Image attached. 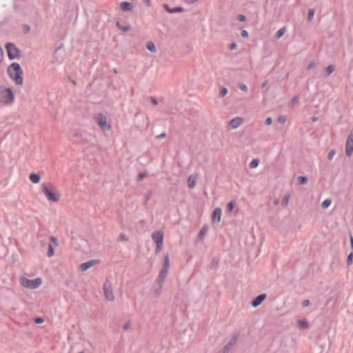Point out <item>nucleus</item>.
<instances>
[{
  "label": "nucleus",
  "mask_w": 353,
  "mask_h": 353,
  "mask_svg": "<svg viewBox=\"0 0 353 353\" xmlns=\"http://www.w3.org/2000/svg\"><path fill=\"white\" fill-rule=\"evenodd\" d=\"M41 192L49 202L56 203L61 199V194L51 183H44L41 185Z\"/></svg>",
  "instance_id": "nucleus-1"
},
{
  "label": "nucleus",
  "mask_w": 353,
  "mask_h": 353,
  "mask_svg": "<svg viewBox=\"0 0 353 353\" xmlns=\"http://www.w3.org/2000/svg\"><path fill=\"white\" fill-rule=\"evenodd\" d=\"M8 72L17 84L21 85L23 83V71L19 63H13L8 68Z\"/></svg>",
  "instance_id": "nucleus-2"
},
{
  "label": "nucleus",
  "mask_w": 353,
  "mask_h": 353,
  "mask_svg": "<svg viewBox=\"0 0 353 353\" xmlns=\"http://www.w3.org/2000/svg\"><path fill=\"white\" fill-rule=\"evenodd\" d=\"M14 101V95L12 91L6 88H0V103L3 105H10Z\"/></svg>",
  "instance_id": "nucleus-3"
},
{
  "label": "nucleus",
  "mask_w": 353,
  "mask_h": 353,
  "mask_svg": "<svg viewBox=\"0 0 353 353\" xmlns=\"http://www.w3.org/2000/svg\"><path fill=\"white\" fill-rule=\"evenodd\" d=\"M19 282L23 287L33 290L38 288L42 284L43 281L41 278L29 279L26 277H21Z\"/></svg>",
  "instance_id": "nucleus-4"
},
{
  "label": "nucleus",
  "mask_w": 353,
  "mask_h": 353,
  "mask_svg": "<svg viewBox=\"0 0 353 353\" xmlns=\"http://www.w3.org/2000/svg\"><path fill=\"white\" fill-rule=\"evenodd\" d=\"M103 293L106 300L109 301H113L114 300L112 285L108 281L103 284Z\"/></svg>",
  "instance_id": "nucleus-5"
},
{
  "label": "nucleus",
  "mask_w": 353,
  "mask_h": 353,
  "mask_svg": "<svg viewBox=\"0 0 353 353\" xmlns=\"http://www.w3.org/2000/svg\"><path fill=\"white\" fill-rule=\"evenodd\" d=\"M6 48L7 49L8 57L10 59L19 57V51L14 44L8 43L6 44Z\"/></svg>",
  "instance_id": "nucleus-6"
},
{
  "label": "nucleus",
  "mask_w": 353,
  "mask_h": 353,
  "mask_svg": "<svg viewBox=\"0 0 353 353\" xmlns=\"http://www.w3.org/2000/svg\"><path fill=\"white\" fill-rule=\"evenodd\" d=\"M97 123L103 130H109L111 129L110 124L107 123V117L103 114H99L97 117Z\"/></svg>",
  "instance_id": "nucleus-7"
},
{
  "label": "nucleus",
  "mask_w": 353,
  "mask_h": 353,
  "mask_svg": "<svg viewBox=\"0 0 353 353\" xmlns=\"http://www.w3.org/2000/svg\"><path fill=\"white\" fill-rule=\"evenodd\" d=\"M353 152V131L350 133L345 143V154L350 157Z\"/></svg>",
  "instance_id": "nucleus-8"
},
{
  "label": "nucleus",
  "mask_w": 353,
  "mask_h": 353,
  "mask_svg": "<svg viewBox=\"0 0 353 353\" xmlns=\"http://www.w3.org/2000/svg\"><path fill=\"white\" fill-rule=\"evenodd\" d=\"M152 239L157 244H163V232L162 231H155L152 234Z\"/></svg>",
  "instance_id": "nucleus-9"
},
{
  "label": "nucleus",
  "mask_w": 353,
  "mask_h": 353,
  "mask_svg": "<svg viewBox=\"0 0 353 353\" xmlns=\"http://www.w3.org/2000/svg\"><path fill=\"white\" fill-rule=\"evenodd\" d=\"M243 119L241 117H236L230 121V126L232 129H236L243 123Z\"/></svg>",
  "instance_id": "nucleus-10"
},
{
  "label": "nucleus",
  "mask_w": 353,
  "mask_h": 353,
  "mask_svg": "<svg viewBox=\"0 0 353 353\" xmlns=\"http://www.w3.org/2000/svg\"><path fill=\"white\" fill-rule=\"evenodd\" d=\"M98 261L97 260H91L85 263H83L80 265L79 268L81 271H85L97 264Z\"/></svg>",
  "instance_id": "nucleus-11"
},
{
  "label": "nucleus",
  "mask_w": 353,
  "mask_h": 353,
  "mask_svg": "<svg viewBox=\"0 0 353 353\" xmlns=\"http://www.w3.org/2000/svg\"><path fill=\"white\" fill-rule=\"evenodd\" d=\"M222 211L220 208H216L212 213V219L213 221H216L219 223L221 221Z\"/></svg>",
  "instance_id": "nucleus-12"
},
{
  "label": "nucleus",
  "mask_w": 353,
  "mask_h": 353,
  "mask_svg": "<svg viewBox=\"0 0 353 353\" xmlns=\"http://www.w3.org/2000/svg\"><path fill=\"white\" fill-rule=\"evenodd\" d=\"M265 297L266 295L265 294L259 295L252 301V305L254 307H257L265 300Z\"/></svg>",
  "instance_id": "nucleus-13"
},
{
  "label": "nucleus",
  "mask_w": 353,
  "mask_h": 353,
  "mask_svg": "<svg viewBox=\"0 0 353 353\" xmlns=\"http://www.w3.org/2000/svg\"><path fill=\"white\" fill-rule=\"evenodd\" d=\"M134 6L128 1H123L120 3V8L123 11H130L133 9Z\"/></svg>",
  "instance_id": "nucleus-14"
},
{
  "label": "nucleus",
  "mask_w": 353,
  "mask_h": 353,
  "mask_svg": "<svg viewBox=\"0 0 353 353\" xmlns=\"http://www.w3.org/2000/svg\"><path fill=\"white\" fill-rule=\"evenodd\" d=\"M168 272V270L161 268V270L159 272L158 279H157V280L159 281V283H162L164 281V280L167 276Z\"/></svg>",
  "instance_id": "nucleus-15"
},
{
  "label": "nucleus",
  "mask_w": 353,
  "mask_h": 353,
  "mask_svg": "<svg viewBox=\"0 0 353 353\" xmlns=\"http://www.w3.org/2000/svg\"><path fill=\"white\" fill-rule=\"evenodd\" d=\"M196 175L192 174L188 179V185L190 188H193L196 185Z\"/></svg>",
  "instance_id": "nucleus-16"
},
{
  "label": "nucleus",
  "mask_w": 353,
  "mask_h": 353,
  "mask_svg": "<svg viewBox=\"0 0 353 353\" xmlns=\"http://www.w3.org/2000/svg\"><path fill=\"white\" fill-rule=\"evenodd\" d=\"M29 179L33 183H39L40 181V176L35 173H32L29 176Z\"/></svg>",
  "instance_id": "nucleus-17"
},
{
  "label": "nucleus",
  "mask_w": 353,
  "mask_h": 353,
  "mask_svg": "<svg viewBox=\"0 0 353 353\" xmlns=\"http://www.w3.org/2000/svg\"><path fill=\"white\" fill-rule=\"evenodd\" d=\"M208 226L203 225L201 228V230H200V232H199V233L198 234V238L199 239H203V237L205 236L206 233L208 232Z\"/></svg>",
  "instance_id": "nucleus-18"
},
{
  "label": "nucleus",
  "mask_w": 353,
  "mask_h": 353,
  "mask_svg": "<svg viewBox=\"0 0 353 353\" xmlns=\"http://www.w3.org/2000/svg\"><path fill=\"white\" fill-rule=\"evenodd\" d=\"M238 339V337L237 336H233L230 341L228 342V343L225 345V348L227 349V350H228L231 346H232L234 344L236 343V341Z\"/></svg>",
  "instance_id": "nucleus-19"
},
{
  "label": "nucleus",
  "mask_w": 353,
  "mask_h": 353,
  "mask_svg": "<svg viewBox=\"0 0 353 353\" xmlns=\"http://www.w3.org/2000/svg\"><path fill=\"white\" fill-rule=\"evenodd\" d=\"M146 48L149 51H150L152 52H155L157 51V48H156L154 43L152 41H148L146 43Z\"/></svg>",
  "instance_id": "nucleus-20"
},
{
  "label": "nucleus",
  "mask_w": 353,
  "mask_h": 353,
  "mask_svg": "<svg viewBox=\"0 0 353 353\" xmlns=\"http://www.w3.org/2000/svg\"><path fill=\"white\" fill-rule=\"evenodd\" d=\"M290 195L289 193H286L283 197V199H282V201H281V205L283 206V207H286L288 202H289V200H290Z\"/></svg>",
  "instance_id": "nucleus-21"
},
{
  "label": "nucleus",
  "mask_w": 353,
  "mask_h": 353,
  "mask_svg": "<svg viewBox=\"0 0 353 353\" xmlns=\"http://www.w3.org/2000/svg\"><path fill=\"white\" fill-rule=\"evenodd\" d=\"M169 266H170L169 256H168V254H166L164 257L163 265L162 268L168 270Z\"/></svg>",
  "instance_id": "nucleus-22"
},
{
  "label": "nucleus",
  "mask_w": 353,
  "mask_h": 353,
  "mask_svg": "<svg viewBox=\"0 0 353 353\" xmlns=\"http://www.w3.org/2000/svg\"><path fill=\"white\" fill-rule=\"evenodd\" d=\"M285 31H286V29H285V27H283V28H282L279 29V30L276 32V34H275L276 38V39H279V38H281V37H283V35L285 34Z\"/></svg>",
  "instance_id": "nucleus-23"
},
{
  "label": "nucleus",
  "mask_w": 353,
  "mask_h": 353,
  "mask_svg": "<svg viewBox=\"0 0 353 353\" xmlns=\"http://www.w3.org/2000/svg\"><path fill=\"white\" fill-rule=\"evenodd\" d=\"M332 203V200L330 199H325V201H323L321 203V207L323 208V209H326Z\"/></svg>",
  "instance_id": "nucleus-24"
},
{
  "label": "nucleus",
  "mask_w": 353,
  "mask_h": 353,
  "mask_svg": "<svg viewBox=\"0 0 353 353\" xmlns=\"http://www.w3.org/2000/svg\"><path fill=\"white\" fill-rule=\"evenodd\" d=\"M117 27L123 32L129 31L130 29L129 26H122L119 23H117Z\"/></svg>",
  "instance_id": "nucleus-25"
},
{
  "label": "nucleus",
  "mask_w": 353,
  "mask_h": 353,
  "mask_svg": "<svg viewBox=\"0 0 353 353\" xmlns=\"http://www.w3.org/2000/svg\"><path fill=\"white\" fill-rule=\"evenodd\" d=\"M54 248L51 244L48 245V256L52 257L54 255Z\"/></svg>",
  "instance_id": "nucleus-26"
},
{
  "label": "nucleus",
  "mask_w": 353,
  "mask_h": 353,
  "mask_svg": "<svg viewBox=\"0 0 353 353\" xmlns=\"http://www.w3.org/2000/svg\"><path fill=\"white\" fill-rule=\"evenodd\" d=\"M259 165V160L257 159H253L250 163V167L251 168H255L258 166Z\"/></svg>",
  "instance_id": "nucleus-27"
},
{
  "label": "nucleus",
  "mask_w": 353,
  "mask_h": 353,
  "mask_svg": "<svg viewBox=\"0 0 353 353\" xmlns=\"http://www.w3.org/2000/svg\"><path fill=\"white\" fill-rule=\"evenodd\" d=\"M336 152L334 150H332L329 152L327 155V159L329 161H331L333 159L334 157L335 156Z\"/></svg>",
  "instance_id": "nucleus-28"
},
{
  "label": "nucleus",
  "mask_w": 353,
  "mask_h": 353,
  "mask_svg": "<svg viewBox=\"0 0 353 353\" xmlns=\"http://www.w3.org/2000/svg\"><path fill=\"white\" fill-rule=\"evenodd\" d=\"M297 180L300 184H305L307 183V179L305 176H300L297 178Z\"/></svg>",
  "instance_id": "nucleus-29"
},
{
  "label": "nucleus",
  "mask_w": 353,
  "mask_h": 353,
  "mask_svg": "<svg viewBox=\"0 0 353 353\" xmlns=\"http://www.w3.org/2000/svg\"><path fill=\"white\" fill-rule=\"evenodd\" d=\"M334 70V68L332 65H329L328 67H327L325 69L327 75H330V74H332Z\"/></svg>",
  "instance_id": "nucleus-30"
},
{
  "label": "nucleus",
  "mask_w": 353,
  "mask_h": 353,
  "mask_svg": "<svg viewBox=\"0 0 353 353\" xmlns=\"http://www.w3.org/2000/svg\"><path fill=\"white\" fill-rule=\"evenodd\" d=\"M234 203H233V201H230L227 205V210L228 212H232L234 210Z\"/></svg>",
  "instance_id": "nucleus-31"
},
{
  "label": "nucleus",
  "mask_w": 353,
  "mask_h": 353,
  "mask_svg": "<svg viewBox=\"0 0 353 353\" xmlns=\"http://www.w3.org/2000/svg\"><path fill=\"white\" fill-rule=\"evenodd\" d=\"M314 15V10H312V9L309 10L308 14H307V19H308V20L311 21L313 19Z\"/></svg>",
  "instance_id": "nucleus-32"
},
{
  "label": "nucleus",
  "mask_w": 353,
  "mask_h": 353,
  "mask_svg": "<svg viewBox=\"0 0 353 353\" xmlns=\"http://www.w3.org/2000/svg\"><path fill=\"white\" fill-rule=\"evenodd\" d=\"M183 9L181 7H176L174 8H172L171 10V13H174V12H183Z\"/></svg>",
  "instance_id": "nucleus-33"
},
{
  "label": "nucleus",
  "mask_w": 353,
  "mask_h": 353,
  "mask_svg": "<svg viewBox=\"0 0 353 353\" xmlns=\"http://www.w3.org/2000/svg\"><path fill=\"white\" fill-rule=\"evenodd\" d=\"M353 259V253L349 254L347 259V263L348 265H350L352 263Z\"/></svg>",
  "instance_id": "nucleus-34"
},
{
  "label": "nucleus",
  "mask_w": 353,
  "mask_h": 353,
  "mask_svg": "<svg viewBox=\"0 0 353 353\" xmlns=\"http://www.w3.org/2000/svg\"><path fill=\"white\" fill-rule=\"evenodd\" d=\"M227 93H228V89L225 88H223L221 89L219 94L221 97H223L224 96H225L227 94Z\"/></svg>",
  "instance_id": "nucleus-35"
},
{
  "label": "nucleus",
  "mask_w": 353,
  "mask_h": 353,
  "mask_svg": "<svg viewBox=\"0 0 353 353\" xmlns=\"http://www.w3.org/2000/svg\"><path fill=\"white\" fill-rule=\"evenodd\" d=\"M163 244H157L155 252L156 253H159L162 250Z\"/></svg>",
  "instance_id": "nucleus-36"
},
{
  "label": "nucleus",
  "mask_w": 353,
  "mask_h": 353,
  "mask_svg": "<svg viewBox=\"0 0 353 353\" xmlns=\"http://www.w3.org/2000/svg\"><path fill=\"white\" fill-rule=\"evenodd\" d=\"M315 65V62L314 61H312L311 62H310V63L307 65V70H311L312 68H314Z\"/></svg>",
  "instance_id": "nucleus-37"
},
{
  "label": "nucleus",
  "mask_w": 353,
  "mask_h": 353,
  "mask_svg": "<svg viewBox=\"0 0 353 353\" xmlns=\"http://www.w3.org/2000/svg\"><path fill=\"white\" fill-rule=\"evenodd\" d=\"M239 88L241 90L244 91V92H247V90H248V88H247V86L245 84H240L239 85Z\"/></svg>",
  "instance_id": "nucleus-38"
},
{
  "label": "nucleus",
  "mask_w": 353,
  "mask_h": 353,
  "mask_svg": "<svg viewBox=\"0 0 353 353\" xmlns=\"http://www.w3.org/2000/svg\"><path fill=\"white\" fill-rule=\"evenodd\" d=\"M237 19L239 21H245L246 18H245V17L244 15L239 14V15L237 16Z\"/></svg>",
  "instance_id": "nucleus-39"
},
{
  "label": "nucleus",
  "mask_w": 353,
  "mask_h": 353,
  "mask_svg": "<svg viewBox=\"0 0 353 353\" xmlns=\"http://www.w3.org/2000/svg\"><path fill=\"white\" fill-rule=\"evenodd\" d=\"M43 319L42 318L38 317L34 319V323L37 324H40L43 323Z\"/></svg>",
  "instance_id": "nucleus-40"
},
{
  "label": "nucleus",
  "mask_w": 353,
  "mask_h": 353,
  "mask_svg": "<svg viewBox=\"0 0 353 353\" xmlns=\"http://www.w3.org/2000/svg\"><path fill=\"white\" fill-rule=\"evenodd\" d=\"M241 37L247 38L248 37V32L245 30H243L241 32Z\"/></svg>",
  "instance_id": "nucleus-41"
},
{
  "label": "nucleus",
  "mask_w": 353,
  "mask_h": 353,
  "mask_svg": "<svg viewBox=\"0 0 353 353\" xmlns=\"http://www.w3.org/2000/svg\"><path fill=\"white\" fill-rule=\"evenodd\" d=\"M142 1L145 3L147 7H150L151 6L150 0H142Z\"/></svg>",
  "instance_id": "nucleus-42"
},
{
  "label": "nucleus",
  "mask_w": 353,
  "mask_h": 353,
  "mask_svg": "<svg viewBox=\"0 0 353 353\" xmlns=\"http://www.w3.org/2000/svg\"><path fill=\"white\" fill-rule=\"evenodd\" d=\"M278 121L281 123H283L285 121V117L283 116L279 117Z\"/></svg>",
  "instance_id": "nucleus-43"
},
{
  "label": "nucleus",
  "mask_w": 353,
  "mask_h": 353,
  "mask_svg": "<svg viewBox=\"0 0 353 353\" xmlns=\"http://www.w3.org/2000/svg\"><path fill=\"white\" fill-rule=\"evenodd\" d=\"M131 327V323L130 322H128L126 323L124 326H123V329L125 330H128L130 327Z\"/></svg>",
  "instance_id": "nucleus-44"
},
{
  "label": "nucleus",
  "mask_w": 353,
  "mask_h": 353,
  "mask_svg": "<svg viewBox=\"0 0 353 353\" xmlns=\"http://www.w3.org/2000/svg\"><path fill=\"white\" fill-rule=\"evenodd\" d=\"M272 123V119L270 117H268L265 120V124L267 125H270Z\"/></svg>",
  "instance_id": "nucleus-45"
},
{
  "label": "nucleus",
  "mask_w": 353,
  "mask_h": 353,
  "mask_svg": "<svg viewBox=\"0 0 353 353\" xmlns=\"http://www.w3.org/2000/svg\"><path fill=\"white\" fill-rule=\"evenodd\" d=\"M163 8H164V9H165L167 12H168L169 13H171V10H172V9H170V8L168 7V6L167 4H164V5H163Z\"/></svg>",
  "instance_id": "nucleus-46"
},
{
  "label": "nucleus",
  "mask_w": 353,
  "mask_h": 353,
  "mask_svg": "<svg viewBox=\"0 0 353 353\" xmlns=\"http://www.w3.org/2000/svg\"><path fill=\"white\" fill-rule=\"evenodd\" d=\"M298 101H299V99L298 97H294L292 99V105H294L295 103H298Z\"/></svg>",
  "instance_id": "nucleus-47"
},
{
  "label": "nucleus",
  "mask_w": 353,
  "mask_h": 353,
  "mask_svg": "<svg viewBox=\"0 0 353 353\" xmlns=\"http://www.w3.org/2000/svg\"><path fill=\"white\" fill-rule=\"evenodd\" d=\"M236 48H237V45L236 43H232L230 46V50H235Z\"/></svg>",
  "instance_id": "nucleus-48"
},
{
  "label": "nucleus",
  "mask_w": 353,
  "mask_h": 353,
  "mask_svg": "<svg viewBox=\"0 0 353 353\" xmlns=\"http://www.w3.org/2000/svg\"><path fill=\"white\" fill-rule=\"evenodd\" d=\"M50 241H52V242L54 243V245H57V239H56V238H54V237L52 236V237L50 238Z\"/></svg>",
  "instance_id": "nucleus-49"
},
{
  "label": "nucleus",
  "mask_w": 353,
  "mask_h": 353,
  "mask_svg": "<svg viewBox=\"0 0 353 353\" xmlns=\"http://www.w3.org/2000/svg\"><path fill=\"white\" fill-rule=\"evenodd\" d=\"M185 2L188 4H192L197 1L198 0H185Z\"/></svg>",
  "instance_id": "nucleus-50"
},
{
  "label": "nucleus",
  "mask_w": 353,
  "mask_h": 353,
  "mask_svg": "<svg viewBox=\"0 0 353 353\" xmlns=\"http://www.w3.org/2000/svg\"><path fill=\"white\" fill-rule=\"evenodd\" d=\"M309 304H310V302H309V301H308V300H305V301L303 302V306H304V307L307 306Z\"/></svg>",
  "instance_id": "nucleus-51"
},
{
  "label": "nucleus",
  "mask_w": 353,
  "mask_h": 353,
  "mask_svg": "<svg viewBox=\"0 0 353 353\" xmlns=\"http://www.w3.org/2000/svg\"><path fill=\"white\" fill-rule=\"evenodd\" d=\"M145 176H146V174L145 173H141V174H139V177L140 179H143Z\"/></svg>",
  "instance_id": "nucleus-52"
},
{
  "label": "nucleus",
  "mask_w": 353,
  "mask_h": 353,
  "mask_svg": "<svg viewBox=\"0 0 353 353\" xmlns=\"http://www.w3.org/2000/svg\"><path fill=\"white\" fill-rule=\"evenodd\" d=\"M165 133H162L160 135H159L157 137L158 139H163V138H165Z\"/></svg>",
  "instance_id": "nucleus-53"
},
{
  "label": "nucleus",
  "mask_w": 353,
  "mask_h": 353,
  "mask_svg": "<svg viewBox=\"0 0 353 353\" xmlns=\"http://www.w3.org/2000/svg\"><path fill=\"white\" fill-rule=\"evenodd\" d=\"M119 238H120V239H121V240L127 241V239L125 238V235H124V234H121V235L119 236Z\"/></svg>",
  "instance_id": "nucleus-54"
},
{
  "label": "nucleus",
  "mask_w": 353,
  "mask_h": 353,
  "mask_svg": "<svg viewBox=\"0 0 353 353\" xmlns=\"http://www.w3.org/2000/svg\"><path fill=\"white\" fill-rule=\"evenodd\" d=\"M350 244H351V247L353 248V236L350 234Z\"/></svg>",
  "instance_id": "nucleus-55"
},
{
  "label": "nucleus",
  "mask_w": 353,
  "mask_h": 353,
  "mask_svg": "<svg viewBox=\"0 0 353 353\" xmlns=\"http://www.w3.org/2000/svg\"><path fill=\"white\" fill-rule=\"evenodd\" d=\"M268 84V82L265 81L262 84V88H264Z\"/></svg>",
  "instance_id": "nucleus-56"
},
{
  "label": "nucleus",
  "mask_w": 353,
  "mask_h": 353,
  "mask_svg": "<svg viewBox=\"0 0 353 353\" xmlns=\"http://www.w3.org/2000/svg\"><path fill=\"white\" fill-rule=\"evenodd\" d=\"M3 54V50L1 49V48L0 47V57H1Z\"/></svg>",
  "instance_id": "nucleus-57"
},
{
  "label": "nucleus",
  "mask_w": 353,
  "mask_h": 353,
  "mask_svg": "<svg viewBox=\"0 0 353 353\" xmlns=\"http://www.w3.org/2000/svg\"><path fill=\"white\" fill-rule=\"evenodd\" d=\"M302 324H303V326L307 327V323L303 322Z\"/></svg>",
  "instance_id": "nucleus-58"
},
{
  "label": "nucleus",
  "mask_w": 353,
  "mask_h": 353,
  "mask_svg": "<svg viewBox=\"0 0 353 353\" xmlns=\"http://www.w3.org/2000/svg\"><path fill=\"white\" fill-rule=\"evenodd\" d=\"M274 203H275L276 205V204H278V201H274Z\"/></svg>",
  "instance_id": "nucleus-59"
},
{
  "label": "nucleus",
  "mask_w": 353,
  "mask_h": 353,
  "mask_svg": "<svg viewBox=\"0 0 353 353\" xmlns=\"http://www.w3.org/2000/svg\"><path fill=\"white\" fill-rule=\"evenodd\" d=\"M153 103H154V104H156V103H157V102H156V101H155V100H153Z\"/></svg>",
  "instance_id": "nucleus-60"
}]
</instances>
